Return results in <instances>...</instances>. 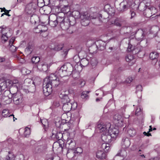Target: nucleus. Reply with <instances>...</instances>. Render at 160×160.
<instances>
[{"mask_svg":"<svg viewBox=\"0 0 160 160\" xmlns=\"http://www.w3.org/2000/svg\"><path fill=\"white\" fill-rule=\"evenodd\" d=\"M91 64L92 66H95L97 64V62L95 59H92L91 61Z\"/></svg>","mask_w":160,"mask_h":160,"instance_id":"obj_52","label":"nucleus"},{"mask_svg":"<svg viewBox=\"0 0 160 160\" xmlns=\"http://www.w3.org/2000/svg\"><path fill=\"white\" fill-rule=\"evenodd\" d=\"M6 28L5 27H4L3 26H1L0 27V33H4L5 32V30Z\"/></svg>","mask_w":160,"mask_h":160,"instance_id":"obj_48","label":"nucleus"},{"mask_svg":"<svg viewBox=\"0 0 160 160\" xmlns=\"http://www.w3.org/2000/svg\"><path fill=\"white\" fill-rule=\"evenodd\" d=\"M59 84V80L58 78L55 80L52 81L48 84L43 85V91L45 95L48 96L52 92V88L57 87Z\"/></svg>","mask_w":160,"mask_h":160,"instance_id":"obj_3","label":"nucleus"},{"mask_svg":"<svg viewBox=\"0 0 160 160\" xmlns=\"http://www.w3.org/2000/svg\"><path fill=\"white\" fill-rule=\"evenodd\" d=\"M149 128H150L149 129L148 132H150L152 131V126H149Z\"/></svg>","mask_w":160,"mask_h":160,"instance_id":"obj_63","label":"nucleus"},{"mask_svg":"<svg viewBox=\"0 0 160 160\" xmlns=\"http://www.w3.org/2000/svg\"><path fill=\"white\" fill-rule=\"evenodd\" d=\"M32 14L30 19V22L32 24H35L38 21L39 17L36 14L33 13Z\"/></svg>","mask_w":160,"mask_h":160,"instance_id":"obj_21","label":"nucleus"},{"mask_svg":"<svg viewBox=\"0 0 160 160\" xmlns=\"http://www.w3.org/2000/svg\"><path fill=\"white\" fill-rule=\"evenodd\" d=\"M2 98L3 99H4L5 98H6V99H8V96H3L2 97Z\"/></svg>","mask_w":160,"mask_h":160,"instance_id":"obj_64","label":"nucleus"},{"mask_svg":"<svg viewBox=\"0 0 160 160\" xmlns=\"http://www.w3.org/2000/svg\"><path fill=\"white\" fill-rule=\"evenodd\" d=\"M78 85L80 87H83L85 84V82L84 80L81 79L78 82Z\"/></svg>","mask_w":160,"mask_h":160,"instance_id":"obj_40","label":"nucleus"},{"mask_svg":"<svg viewBox=\"0 0 160 160\" xmlns=\"http://www.w3.org/2000/svg\"><path fill=\"white\" fill-rule=\"evenodd\" d=\"M83 152L82 149L80 147H78L76 148L75 150L74 149L73 150L71 151V153L70 154H72V155H78L80 154Z\"/></svg>","mask_w":160,"mask_h":160,"instance_id":"obj_23","label":"nucleus"},{"mask_svg":"<svg viewBox=\"0 0 160 160\" xmlns=\"http://www.w3.org/2000/svg\"><path fill=\"white\" fill-rule=\"evenodd\" d=\"M128 132L130 136L133 137L135 135L136 132L134 130L130 129L128 130Z\"/></svg>","mask_w":160,"mask_h":160,"instance_id":"obj_42","label":"nucleus"},{"mask_svg":"<svg viewBox=\"0 0 160 160\" xmlns=\"http://www.w3.org/2000/svg\"><path fill=\"white\" fill-rule=\"evenodd\" d=\"M95 44L97 48L100 50H102L105 48L106 43L102 40L97 41Z\"/></svg>","mask_w":160,"mask_h":160,"instance_id":"obj_15","label":"nucleus"},{"mask_svg":"<svg viewBox=\"0 0 160 160\" xmlns=\"http://www.w3.org/2000/svg\"><path fill=\"white\" fill-rule=\"evenodd\" d=\"M13 98V100L15 103L16 104H18L20 102V101H21V97L18 98V95L17 94H16L15 93L13 94L12 96Z\"/></svg>","mask_w":160,"mask_h":160,"instance_id":"obj_26","label":"nucleus"},{"mask_svg":"<svg viewBox=\"0 0 160 160\" xmlns=\"http://www.w3.org/2000/svg\"><path fill=\"white\" fill-rule=\"evenodd\" d=\"M56 18V15H52L49 17H46L45 19L47 20V24H49L52 27H55L58 25Z\"/></svg>","mask_w":160,"mask_h":160,"instance_id":"obj_9","label":"nucleus"},{"mask_svg":"<svg viewBox=\"0 0 160 160\" xmlns=\"http://www.w3.org/2000/svg\"><path fill=\"white\" fill-rule=\"evenodd\" d=\"M136 91H142V86L141 85H138L136 88Z\"/></svg>","mask_w":160,"mask_h":160,"instance_id":"obj_53","label":"nucleus"},{"mask_svg":"<svg viewBox=\"0 0 160 160\" xmlns=\"http://www.w3.org/2000/svg\"><path fill=\"white\" fill-rule=\"evenodd\" d=\"M7 33L4 32V33L2 34L1 37V39L4 42L6 41L8 39V37L7 36Z\"/></svg>","mask_w":160,"mask_h":160,"instance_id":"obj_43","label":"nucleus"},{"mask_svg":"<svg viewBox=\"0 0 160 160\" xmlns=\"http://www.w3.org/2000/svg\"><path fill=\"white\" fill-rule=\"evenodd\" d=\"M89 92V91H84L82 92L81 97L82 99H87L88 98L89 96L88 95V94Z\"/></svg>","mask_w":160,"mask_h":160,"instance_id":"obj_34","label":"nucleus"},{"mask_svg":"<svg viewBox=\"0 0 160 160\" xmlns=\"http://www.w3.org/2000/svg\"><path fill=\"white\" fill-rule=\"evenodd\" d=\"M143 3L144 4V7H149L150 5V0H144L143 1Z\"/></svg>","mask_w":160,"mask_h":160,"instance_id":"obj_45","label":"nucleus"},{"mask_svg":"<svg viewBox=\"0 0 160 160\" xmlns=\"http://www.w3.org/2000/svg\"><path fill=\"white\" fill-rule=\"evenodd\" d=\"M15 40V38H12L9 41V43L10 45L11 44V46L10 48H15V50L14 51H13L12 52H14L16 50V48L14 46H12V43L14 42Z\"/></svg>","mask_w":160,"mask_h":160,"instance_id":"obj_41","label":"nucleus"},{"mask_svg":"<svg viewBox=\"0 0 160 160\" xmlns=\"http://www.w3.org/2000/svg\"><path fill=\"white\" fill-rule=\"evenodd\" d=\"M72 108L73 109H76L77 106V104L76 102H74L73 104L72 103Z\"/></svg>","mask_w":160,"mask_h":160,"instance_id":"obj_54","label":"nucleus"},{"mask_svg":"<svg viewBox=\"0 0 160 160\" xmlns=\"http://www.w3.org/2000/svg\"><path fill=\"white\" fill-rule=\"evenodd\" d=\"M4 15H7V16H11V15L9 14H7L6 13H2V14L1 16V17H2Z\"/></svg>","mask_w":160,"mask_h":160,"instance_id":"obj_60","label":"nucleus"},{"mask_svg":"<svg viewBox=\"0 0 160 160\" xmlns=\"http://www.w3.org/2000/svg\"><path fill=\"white\" fill-rule=\"evenodd\" d=\"M70 68L71 69V70H70L69 69L67 68L66 66L64 65L60 68H58L56 73L58 75L61 77L71 75V72H72V67L70 66Z\"/></svg>","mask_w":160,"mask_h":160,"instance_id":"obj_5","label":"nucleus"},{"mask_svg":"<svg viewBox=\"0 0 160 160\" xmlns=\"http://www.w3.org/2000/svg\"><path fill=\"white\" fill-rule=\"evenodd\" d=\"M41 122L44 127H47L48 125V121L46 119H41Z\"/></svg>","mask_w":160,"mask_h":160,"instance_id":"obj_37","label":"nucleus"},{"mask_svg":"<svg viewBox=\"0 0 160 160\" xmlns=\"http://www.w3.org/2000/svg\"><path fill=\"white\" fill-rule=\"evenodd\" d=\"M96 18V16H92L88 13L85 12L81 17V22L82 25L86 26L89 24L90 20Z\"/></svg>","mask_w":160,"mask_h":160,"instance_id":"obj_6","label":"nucleus"},{"mask_svg":"<svg viewBox=\"0 0 160 160\" xmlns=\"http://www.w3.org/2000/svg\"><path fill=\"white\" fill-rule=\"evenodd\" d=\"M37 8V5L36 3L31 2L26 5L25 11L26 13L31 15L35 13Z\"/></svg>","mask_w":160,"mask_h":160,"instance_id":"obj_8","label":"nucleus"},{"mask_svg":"<svg viewBox=\"0 0 160 160\" xmlns=\"http://www.w3.org/2000/svg\"><path fill=\"white\" fill-rule=\"evenodd\" d=\"M144 10L145 11L144 13H146L145 15L146 17L148 18L152 16V15L151 14V11L149 7H148V8L145 9Z\"/></svg>","mask_w":160,"mask_h":160,"instance_id":"obj_32","label":"nucleus"},{"mask_svg":"<svg viewBox=\"0 0 160 160\" xmlns=\"http://www.w3.org/2000/svg\"><path fill=\"white\" fill-rule=\"evenodd\" d=\"M42 1L44 5H47L49 4L50 0H41Z\"/></svg>","mask_w":160,"mask_h":160,"instance_id":"obj_55","label":"nucleus"},{"mask_svg":"<svg viewBox=\"0 0 160 160\" xmlns=\"http://www.w3.org/2000/svg\"><path fill=\"white\" fill-rule=\"evenodd\" d=\"M101 148L104 151H108L110 148V144L108 143H103L102 144Z\"/></svg>","mask_w":160,"mask_h":160,"instance_id":"obj_28","label":"nucleus"},{"mask_svg":"<svg viewBox=\"0 0 160 160\" xmlns=\"http://www.w3.org/2000/svg\"><path fill=\"white\" fill-rule=\"evenodd\" d=\"M151 12V14L152 15H153L155 14V13H157L158 10L156 8L153 7H149Z\"/></svg>","mask_w":160,"mask_h":160,"instance_id":"obj_38","label":"nucleus"},{"mask_svg":"<svg viewBox=\"0 0 160 160\" xmlns=\"http://www.w3.org/2000/svg\"><path fill=\"white\" fill-rule=\"evenodd\" d=\"M48 160H60V158L58 156H56L54 157H52L51 158L48 159Z\"/></svg>","mask_w":160,"mask_h":160,"instance_id":"obj_47","label":"nucleus"},{"mask_svg":"<svg viewBox=\"0 0 160 160\" xmlns=\"http://www.w3.org/2000/svg\"><path fill=\"white\" fill-rule=\"evenodd\" d=\"M112 24L117 26L120 27L121 26V23L119 22L118 19H116L114 20L113 21H112Z\"/></svg>","mask_w":160,"mask_h":160,"instance_id":"obj_39","label":"nucleus"},{"mask_svg":"<svg viewBox=\"0 0 160 160\" xmlns=\"http://www.w3.org/2000/svg\"><path fill=\"white\" fill-rule=\"evenodd\" d=\"M132 45L131 44H128V49L129 51H131L133 50V49H132Z\"/></svg>","mask_w":160,"mask_h":160,"instance_id":"obj_57","label":"nucleus"},{"mask_svg":"<svg viewBox=\"0 0 160 160\" xmlns=\"http://www.w3.org/2000/svg\"><path fill=\"white\" fill-rule=\"evenodd\" d=\"M113 119L114 123L117 127H122L123 126V119L121 115L116 114L114 116Z\"/></svg>","mask_w":160,"mask_h":160,"instance_id":"obj_10","label":"nucleus"},{"mask_svg":"<svg viewBox=\"0 0 160 160\" xmlns=\"http://www.w3.org/2000/svg\"><path fill=\"white\" fill-rule=\"evenodd\" d=\"M70 10L69 6L67 5H64L61 8V11L62 12V13H67L69 12Z\"/></svg>","mask_w":160,"mask_h":160,"instance_id":"obj_29","label":"nucleus"},{"mask_svg":"<svg viewBox=\"0 0 160 160\" xmlns=\"http://www.w3.org/2000/svg\"><path fill=\"white\" fill-rule=\"evenodd\" d=\"M142 111V109L140 107H138L136 109L135 111V115L137 116L140 113V112Z\"/></svg>","mask_w":160,"mask_h":160,"instance_id":"obj_46","label":"nucleus"},{"mask_svg":"<svg viewBox=\"0 0 160 160\" xmlns=\"http://www.w3.org/2000/svg\"><path fill=\"white\" fill-rule=\"evenodd\" d=\"M9 82L11 84V86H15L17 89L22 87L21 84H20L18 82V81L17 79H13L9 81Z\"/></svg>","mask_w":160,"mask_h":160,"instance_id":"obj_19","label":"nucleus"},{"mask_svg":"<svg viewBox=\"0 0 160 160\" xmlns=\"http://www.w3.org/2000/svg\"><path fill=\"white\" fill-rule=\"evenodd\" d=\"M42 23H43V25H39L37 27V28H41V29L40 30V32H45L48 30L47 28L45 26V25L47 24V22H42Z\"/></svg>","mask_w":160,"mask_h":160,"instance_id":"obj_22","label":"nucleus"},{"mask_svg":"<svg viewBox=\"0 0 160 160\" xmlns=\"http://www.w3.org/2000/svg\"><path fill=\"white\" fill-rule=\"evenodd\" d=\"M3 9H5V10H4V11L5 12L4 13H6L7 12H9V11H10V10H7L5 9V8H4Z\"/></svg>","mask_w":160,"mask_h":160,"instance_id":"obj_62","label":"nucleus"},{"mask_svg":"<svg viewBox=\"0 0 160 160\" xmlns=\"http://www.w3.org/2000/svg\"><path fill=\"white\" fill-rule=\"evenodd\" d=\"M54 105L56 107H58L59 106L60 104L58 102L55 101L53 103Z\"/></svg>","mask_w":160,"mask_h":160,"instance_id":"obj_58","label":"nucleus"},{"mask_svg":"<svg viewBox=\"0 0 160 160\" xmlns=\"http://www.w3.org/2000/svg\"><path fill=\"white\" fill-rule=\"evenodd\" d=\"M56 15L58 25L63 30H68L70 25L73 26L75 23V19L72 17H65V14L62 13H59Z\"/></svg>","mask_w":160,"mask_h":160,"instance_id":"obj_1","label":"nucleus"},{"mask_svg":"<svg viewBox=\"0 0 160 160\" xmlns=\"http://www.w3.org/2000/svg\"><path fill=\"white\" fill-rule=\"evenodd\" d=\"M58 79L56 77V75L54 74H51L49 76L43 80V85H45V84H48V83L52 82V81Z\"/></svg>","mask_w":160,"mask_h":160,"instance_id":"obj_12","label":"nucleus"},{"mask_svg":"<svg viewBox=\"0 0 160 160\" xmlns=\"http://www.w3.org/2000/svg\"><path fill=\"white\" fill-rule=\"evenodd\" d=\"M130 143V140L128 138L124 137L122 138L121 144L123 148H128L129 147Z\"/></svg>","mask_w":160,"mask_h":160,"instance_id":"obj_13","label":"nucleus"},{"mask_svg":"<svg viewBox=\"0 0 160 160\" xmlns=\"http://www.w3.org/2000/svg\"><path fill=\"white\" fill-rule=\"evenodd\" d=\"M97 128L100 132L106 130V132H107L111 138L113 139H116L119 132L118 128L111 126V124L109 122H107L103 125L98 124L97 125Z\"/></svg>","mask_w":160,"mask_h":160,"instance_id":"obj_2","label":"nucleus"},{"mask_svg":"<svg viewBox=\"0 0 160 160\" xmlns=\"http://www.w3.org/2000/svg\"><path fill=\"white\" fill-rule=\"evenodd\" d=\"M103 150H99L96 153V157L99 159H105L106 157V154Z\"/></svg>","mask_w":160,"mask_h":160,"instance_id":"obj_18","label":"nucleus"},{"mask_svg":"<svg viewBox=\"0 0 160 160\" xmlns=\"http://www.w3.org/2000/svg\"><path fill=\"white\" fill-rule=\"evenodd\" d=\"M63 47V45L60 44L56 45L54 48V49L55 51H59L62 49Z\"/></svg>","mask_w":160,"mask_h":160,"instance_id":"obj_36","label":"nucleus"},{"mask_svg":"<svg viewBox=\"0 0 160 160\" xmlns=\"http://www.w3.org/2000/svg\"><path fill=\"white\" fill-rule=\"evenodd\" d=\"M149 57L150 59L152 60H155L157 62V59L158 57V53L157 52H152L150 54Z\"/></svg>","mask_w":160,"mask_h":160,"instance_id":"obj_25","label":"nucleus"},{"mask_svg":"<svg viewBox=\"0 0 160 160\" xmlns=\"http://www.w3.org/2000/svg\"><path fill=\"white\" fill-rule=\"evenodd\" d=\"M9 112L8 110L7 109L3 110L2 111V115L4 117H7L9 115Z\"/></svg>","mask_w":160,"mask_h":160,"instance_id":"obj_35","label":"nucleus"},{"mask_svg":"<svg viewBox=\"0 0 160 160\" xmlns=\"http://www.w3.org/2000/svg\"><path fill=\"white\" fill-rule=\"evenodd\" d=\"M32 61L33 63L37 64L41 62H40V58L37 56L33 57L32 58Z\"/></svg>","mask_w":160,"mask_h":160,"instance_id":"obj_31","label":"nucleus"},{"mask_svg":"<svg viewBox=\"0 0 160 160\" xmlns=\"http://www.w3.org/2000/svg\"><path fill=\"white\" fill-rule=\"evenodd\" d=\"M37 68L40 71L46 72L48 69V64L43 62H39L37 65Z\"/></svg>","mask_w":160,"mask_h":160,"instance_id":"obj_14","label":"nucleus"},{"mask_svg":"<svg viewBox=\"0 0 160 160\" xmlns=\"http://www.w3.org/2000/svg\"><path fill=\"white\" fill-rule=\"evenodd\" d=\"M130 12L131 15V19L135 17L136 16V13L134 11L131 10Z\"/></svg>","mask_w":160,"mask_h":160,"instance_id":"obj_50","label":"nucleus"},{"mask_svg":"<svg viewBox=\"0 0 160 160\" xmlns=\"http://www.w3.org/2000/svg\"><path fill=\"white\" fill-rule=\"evenodd\" d=\"M72 15L74 17V18L73 17L74 19L75 18H81V17L82 16V15H80L79 12L78 11H73L72 12Z\"/></svg>","mask_w":160,"mask_h":160,"instance_id":"obj_30","label":"nucleus"},{"mask_svg":"<svg viewBox=\"0 0 160 160\" xmlns=\"http://www.w3.org/2000/svg\"><path fill=\"white\" fill-rule=\"evenodd\" d=\"M1 152V150L0 149V152ZM8 153L9 154V155L7 156L6 157V158L3 160H13L12 158H11L10 157V152H9Z\"/></svg>","mask_w":160,"mask_h":160,"instance_id":"obj_49","label":"nucleus"},{"mask_svg":"<svg viewBox=\"0 0 160 160\" xmlns=\"http://www.w3.org/2000/svg\"><path fill=\"white\" fill-rule=\"evenodd\" d=\"M127 152L126 150L124 149H121L119 150L117 154L114 157L113 159L116 160V158H118V157L120 156L122 157H125L127 155Z\"/></svg>","mask_w":160,"mask_h":160,"instance_id":"obj_17","label":"nucleus"},{"mask_svg":"<svg viewBox=\"0 0 160 160\" xmlns=\"http://www.w3.org/2000/svg\"><path fill=\"white\" fill-rule=\"evenodd\" d=\"M138 48H140V49L138 51V53L140 52L141 51H142L143 50V48L141 47V46H139L138 47Z\"/></svg>","mask_w":160,"mask_h":160,"instance_id":"obj_59","label":"nucleus"},{"mask_svg":"<svg viewBox=\"0 0 160 160\" xmlns=\"http://www.w3.org/2000/svg\"><path fill=\"white\" fill-rule=\"evenodd\" d=\"M32 46L29 45L26 48V49L27 51H29L30 52L32 51Z\"/></svg>","mask_w":160,"mask_h":160,"instance_id":"obj_56","label":"nucleus"},{"mask_svg":"<svg viewBox=\"0 0 160 160\" xmlns=\"http://www.w3.org/2000/svg\"><path fill=\"white\" fill-rule=\"evenodd\" d=\"M135 3L129 0H124L119 4V7L118 8V10L123 12L127 10L129 8H132V6H134Z\"/></svg>","mask_w":160,"mask_h":160,"instance_id":"obj_4","label":"nucleus"},{"mask_svg":"<svg viewBox=\"0 0 160 160\" xmlns=\"http://www.w3.org/2000/svg\"><path fill=\"white\" fill-rule=\"evenodd\" d=\"M30 134V128L26 127L25 128L24 135L25 137H28Z\"/></svg>","mask_w":160,"mask_h":160,"instance_id":"obj_33","label":"nucleus"},{"mask_svg":"<svg viewBox=\"0 0 160 160\" xmlns=\"http://www.w3.org/2000/svg\"><path fill=\"white\" fill-rule=\"evenodd\" d=\"M52 138H55L57 140H62V138L63 137L62 133L60 132H58L56 133H52Z\"/></svg>","mask_w":160,"mask_h":160,"instance_id":"obj_24","label":"nucleus"},{"mask_svg":"<svg viewBox=\"0 0 160 160\" xmlns=\"http://www.w3.org/2000/svg\"><path fill=\"white\" fill-rule=\"evenodd\" d=\"M89 63L88 60L86 58L82 59L80 61V65L82 67L87 66Z\"/></svg>","mask_w":160,"mask_h":160,"instance_id":"obj_27","label":"nucleus"},{"mask_svg":"<svg viewBox=\"0 0 160 160\" xmlns=\"http://www.w3.org/2000/svg\"><path fill=\"white\" fill-rule=\"evenodd\" d=\"M76 143L75 141L73 139H70L68 140L67 142V146H68L69 150L68 151L67 155V156H70V153L71 151L73 150L76 147Z\"/></svg>","mask_w":160,"mask_h":160,"instance_id":"obj_11","label":"nucleus"},{"mask_svg":"<svg viewBox=\"0 0 160 160\" xmlns=\"http://www.w3.org/2000/svg\"><path fill=\"white\" fill-rule=\"evenodd\" d=\"M73 59L74 61L76 63L80 61V58L78 55L74 56Z\"/></svg>","mask_w":160,"mask_h":160,"instance_id":"obj_44","label":"nucleus"},{"mask_svg":"<svg viewBox=\"0 0 160 160\" xmlns=\"http://www.w3.org/2000/svg\"><path fill=\"white\" fill-rule=\"evenodd\" d=\"M104 132L101 136L102 139L105 142H110V138H111L110 135L107 132H106V130Z\"/></svg>","mask_w":160,"mask_h":160,"instance_id":"obj_16","label":"nucleus"},{"mask_svg":"<svg viewBox=\"0 0 160 160\" xmlns=\"http://www.w3.org/2000/svg\"><path fill=\"white\" fill-rule=\"evenodd\" d=\"M126 60L127 62H129L130 65H132L135 62L133 56L131 54H129L126 57Z\"/></svg>","mask_w":160,"mask_h":160,"instance_id":"obj_20","label":"nucleus"},{"mask_svg":"<svg viewBox=\"0 0 160 160\" xmlns=\"http://www.w3.org/2000/svg\"><path fill=\"white\" fill-rule=\"evenodd\" d=\"M63 102L62 108L65 112L69 111L72 109V103L70 102V100L67 95H65L62 99Z\"/></svg>","mask_w":160,"mask_h":160,"instance_id":"obj_7","label":"nucleus"},{"mask_svg":"<svg viewBox=\"0 0 160 160\" xmlns=\"http://www.w3.org/2000/svg\"><path fill=\"white\" fill-rule=\"evenodd\" d=\"M5 61V59L2 58H0V62H2Z\"/></svg>","mask_w":160,"mask_h":160,"instance_id":"obj_61","label":"nucleus"},{"mask_svg":"<svg viewBox=\"0 0 160 160\" xmlns=\"http://www.w3.org/2000/svg\"><path fill=\"white\" fill-rule=\"evenodd\" d=\"M133 80V79L131 77H128L126 80V82L128 83H130Z\"/></svg>","mask_w":160,"mask_h":160,"instance_id":"obj_51","label":"nucleus"}]
</instances>
